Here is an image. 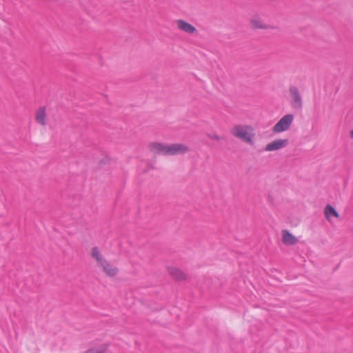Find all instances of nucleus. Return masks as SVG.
<instances>
[{
	"label": "nucleus",
	"mask_w": 353,
	"mask_h": 353,
	"mask_svg": "<svg viewBox=\"0 0 353 353\" xmlns=\"http://www.w3.org/2000/svg\"><path fill=\"white\" fill-rule=\"evenodd\" d=\"M149 148L154 155L163 156L183 154L189 150L188 147L183 143L163 144L157 142L150 143Z\"/></svg>",
	"instance_id": "f257e3e1"
},
{
	"label": "nucleus",
	"mask_w": 353,
	"mask_h": 353,
	"mask_svg": "<svg viewBox=\"0 0 353 353\" xmlns=\"http://www.w3.org/2000/svg\"><path fill=\"white\" fill-rule=\"evenodd\" d=\"M253 131V128L250 125H236L231 129L230 132L234 137L247 143L252 145L254 143L253 137L254 136Z\"/></svg>",
	"instance_id": "f03ea898"
},
{
	"label": "nucleus",
	"mask_w": 353,
	"mask_h": 353,
	"mask_svg": "<svg viewBox=\"0 0 353 353\" xmlns=\"http://www.w3.org/2000/svg\"><path fill=\"white\" fill-rule=\"evenodd\" d=\"M294 115L288 114L283 116L272 128L274 133H280L288 130L294 121Z\"/></svg>",
	"instance_id": "7ed1b4c3"
},
{
	"label": "nucleus",
	"mask_w": 353,
	"mask_h": 353,
	"mask_svg": "<svg viewBox=\"0 0 353 353\" xmlns=\"http://www.w3.org/2000/svg\"><path fill=\"white\" fill-rule=\"evenodd\" d=\"M289 92L292 99V107L295 110H301L303 107V101L299 89L294 85H290Z\"/></svg>",
	"instance_id": "20e7f679"
},
{
	"label": "nucleus",
	"mask_w": 353,
	"mask_h": 353,
	"mask_svg": "<svg viewBox=\"0 0 353 353\" xmlns=\"http://www.w3.org/2000/svg\"><path fill=\"white\" fill-rule=\"evenodd\" d=\"M288 139H276L266 145L265 151H276L286 147Z\"/></svg>",
	"instance_id": "39448f33"
},
{
	"label": "nucleus",
	"mask_w": 353,
	"mask_h": 353,
	"mask_svg": "<svg viewBox=\"0 0 353 353\" xmlns=\"http://www.w3.org/2000/svg\"><path fill=\"white\" fill-rule=\"evenodd\" d=\"M250 21L252 28L254 29L274 28L273 26L265 24L263 20L261 19V17L257 14L252 16Z\"/></svg>",
	"instance_id": "423d86ee"
},
{
	"label": "nucleus",
	"mask_w": 353,
	"mask_h": 353,
	"mask_svg": "<svg viewBox=\"0 0 353 353\" xmlns=\"http://www.w3.org/2000/svg\"><path fill=\"white\" fill-rule=\"evenodd\" d=\"M176 23L179 30L188 34H193L197 32L194 26L183 19H179Z\"/></svg>",
	"instance_id": "0eeeda50"
},
{
	"label": "nucleus",
	"mask_w": 353,
	"mask_h": 353,
	"mask_svg": "<svg viewBox=\"0 0 353 353\" xmlns=\"http://www.w3.org/2000/svg\"><path fill=\"white\" fill-rule=\"evenodd\" d=\"M282 241L286 245H294L298 243L297 238L288 230L282 231Z\"/></svg>",
	"instance_id": "6e6552de"
},
{
	"label": "nucleus",
	"mask_w": 353,
	"mask_h": 353,
	"mask_svg": "<svg viewBox=\"0 0 353 353\" xmlns=\"http://www.w3.org/2000/svg\"><path fill=\"white\" fill-rule=\"evenodd\" d=\"M103 268V272L110 277L114 276L118 273V269L109 263L108 261L105 262L103 265H101Z\"/></svg>",
	"instance_id": "1a4fd4ad"
},
{
	"label": "nucleus",
	"mask_w": 353,
	"mask_h": 353,
	"mask_svg": "<svg viewBox=\"0 0 353 353\" xmlns=\"http://www.w3.org/2000/svg\"><path fill=\"white\" fill-rule=\"evenodd\" d=\"M324 214L325 216L326 219L331 222L332 217L338 218L339 214L338 212L335 210L334 208H333L331 205L327 204L324 209Z\"/></svg>",
	"instance_id": "9d476101"
},
{
	"label": "nucleus",
	"mask_w": 353,
	"mask_h": 353,
	"mask_svg": "<svg viewBox=\"0 0 353 353\" xmlns=\"http://www.w3.org/2000/svg\"><path fill=\"white\" fill-rule=\"evenodd\" d=\"M168 272L173 279L176 280H183L185 279V274L179 268L176 267H170Z\"/></svg>",
	"instance_id": "9b49d317"
},
{
	"label": "nucleus",
	"mask_w": 353,
	"mask_h": 353,
	"mask_svg": "<svg viewBox=\"0 0 353 353\" xmlns=\"http://www.w3.org/2000/svg\"><path fill=\"white\" fill-rule=\"evenodd\" d=\"M46 108L42 107L40 108L36 114V121L38 123L41 125H45L46 124Z\"/></svg>",
	"instance_id": "f8f14e48"
},
{
	"label": "nucleus",
	"mask_w": 353,
	"mask_h": 353,
	"mask_svg": "<svg viewBox=\"0 0 353 353\" xmlns=\"http://www.w3.org/2000/svg\"><path fill=\"white\" fill-rule=\"evenodd\" d=\"M91 255L93 259H94L97 263L101 265L107 261L103 257L101 252L99 251L97 247H94L91 251Z\"/></svg>",
	"instance_id": "ddd939ff"
},
{
	"label": "nucleus",
	"mask_w": 353,
	"mask_h": 353,
	"mask_svg": "<svg viewBox=\"0 0 353 353\" xmlns=\"http://www.w3.org/2000/svg\"><path fill=\"white\" fill-rule=\"evenodd\" d=\"M208 136L211 138L212 139H214V140H221V139H223V137H220L216 134H208Z\"/></svg>",
	"instance_id": "4468645a"
},
{
	"label": "nucleus",
	"mask_w": 353,
	"mask_h": 353,
	"mask_svg": "<svg viewBox=\"0 0 353 353\" xmlns=\"http://www.w3.org/2000/svg\"><path fill=\"white\" fill-rule=\"evenodd\" d=\"M350 137L353 139V130L350 132Z\"/></svg>",
	"instance_id": "2eb2a0df"
}]
</instances>
